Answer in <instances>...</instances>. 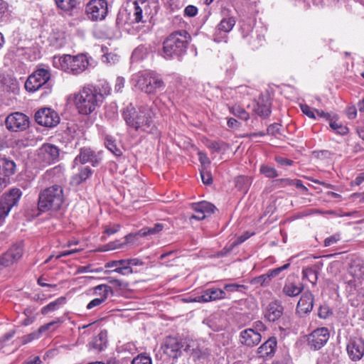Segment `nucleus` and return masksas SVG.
Segmentation results:
<instances>
[{
	"label": "nucleus",
	"mask_w": 364,
	"mask_h": 364,
	"mask_svg": "<svg viewBox=\"0 0 364 364\" xmlns=\"http://www.w3.org/2000/svg\"><path fill=\"white\" fill-rule=\"evenodd\" d=\"M348 275L351 277L346 278V283L349 286L356 287L364 280V262L360 259L353 260L349 268Z\"/></svg>",
	"instance_id": "11"
},
{
	"label": "nucleus",
	"mask_w": 364,
	"mask_h": 364,
	"mask_svg": "<svg viewBox=\"0 0 364 364\" xmlns=\"http://www.w3.org/2000/svg\"><path fill=\"white\" fill-rule=\"evenodd\" d=\"M5 124L11 132H21L29 127V118L21 112H14L6 117Z\"/></svg>",
	"instance_id": "10"
},
{
	"label": "nucleus",
	"mask_w": 364,
	"mask_h": 364,
	"mask_svg": "<svg viewBox=\"0 0 364 364\" xmlns=\"http://www.w3.org/2000/svg\"><path fill=\"white\" fill-rule=\"evenodd\" d=\"M253 112L261 117H267L271 114V102L267 97L260 96L253 103Z\"/></svg>",
	"instance_id": "23"
},
{
	"label": "nucleus",
	"mask_w": 364,
	"mask_h": 364,
	"mask_svg": "<svg viewBox=\"0 0 364 364\" xmlns=\"http://www.w3.org/2000/svg\"><path fill=\"white\" fill-rule=\"evenodd\" d=\"M200 176L203 183L210 184L213 181L211 174L206 169L203 168L200 170Z\"/></svg>",
	"instance_id": "53"
},
{
	"label": "nucleus",
	"mask_w": 364,
	"mask_h": 364,
	"mask_svg": "<svg viewBox=\"0 0 364 364\" xmlns=\"http://www.w3.org/2000/svg\"><path fill=\"white\" fill-rule=\"evenodd\" d=\"M61 322H62V321L60 318H57L55 321H51L48 323H46V324L41 326L38 330V331H39L38 333H30L27 336H23L22 338V343L26 344V343L31 342V341H33L36 338H38V336L41 333L48 330L51 326H54L55 324L60 323Z\"/></svg>",
	"instance_id": "29"
},
{
	"label": "nucleus",
	"mask_w": 364,
	"mask_h": 364,
	"mask_svg": "<svg viewBox=\"0 0 364 364\" xmlns=\"http://www.w3.org/2000/svg\"><path fill=\"white\" fill-rule=\"evenodd\" d=\"M0 164L4 169L6 175H11L14 173L16 164L13 161L3 159L1 160Z\"/></svg>",
	"instance_id": "41"
},
{
	"label": "nucleus",
	"mask_w": 364,
	"mask_h": 364,
	"mask_svg": "<svg viewBox=\"0 0 364 364\" xmlns=\"http://www.w3.org/2000/svg\"><path fill=\"white\" fill-rule=\"evenodd\" d=\"M125 263L131 267L132 266H140L143 264V262L137 258L127 259H125Z\"/></svg>",
	"instance_id": "63"
},
{
	"label": "nucleus",
	"mask_w": 364,
	"mask_h": 364,
	"mask_svg": "<svg viewBox=\"0 0 364 364\" xmlns=\"http://www.w3.org/2000/svg\"><path fill=\"white\" fill-rule=\"evenodd\" d=\"M198 154L203 168L206 169L210 165V161L209 158L205 153L201 151H199Z\"/></svg>",
	"instance_id": "51"
},
{
	"label": "nucleus",
	"mask_w": 364,
	"mask_h": 364,
	"mask_svg": "<svg viewBox=\"0 0 364 364\" xmlns=\"http://www.w3.org/2000/svg\"><path fill=\"white\" fill-rule=\"evenodd\" d=\"M23 253V246L21 243L14 245L0 256V264L5 267H10L21 258Z\"/></svg>",
	"instance_id": "16"
},
{
	"label": "nucleus",
	"mask_w": 364,
	"mask_h": 364,
	"mask_svg": "<svg viewBox=\"0 0 364 364\" xmlns=\"http://www.w3.org/2000/svg\"><path fill=\"white\" fill-rule=\"evenodd\" d=\"M105 145L106 147L116 156H120L122 154L121 149L117 146L116 141L112 137H106Z\"/></svg>",
	"instance_id": "36"
},
{
	"label": "nucleus",
	"mask_w": 364,
	"mask_h": 364,
	"mask_svg": "<svg viewBox=\"0 0 364 364\" xmlns=\"http://www.w3.org/2000/svg\"><path fill=\"white\" fill-rule=\"evenodd\" d=\"M57 6L63 10L69 11L76 6V0H54Z\"/></svg>",
	"instance_id": "40"
},
{
	"label": "nucleus",
	"mask_w": 364,
	"mask_h": 364,
	"mask_svg": "<svg viewBox=\"0 0 364 364\" xmlns=\"http://www.w3.org/2000/svg\"><path fill=\"white\" fill-rule=\"evenodd\" d=\"M63 172L60 166H55L46 171L38 180V186L41 188L38 193V209L41 212L57 211L63 202V188L61 186L54 184L45 187L48 183L61 180Z\"/></svg>",
	"instance_id": "1"
},
{
	"label": "nucleus",
	"mask_w": 364,
	"mask_h": 364,
	"mask_svg": "<svg viewBox=\"0 0 364 364\" xmlns=\"http://www.w3.org/2000/svg\"><path fill=\"white\" fill-rule=\"evenodd\" d=\"M50 79L48 70L39 68L30 75L25 82V88L30 92H33L45 85Z\"/></svg>",
	"instance_id": "7"
},
{
	"label": "nucleus",
	"mask_w": 364,
	"mask_h": 364,
	"mask_svg": "<svg viewBox=\"0 0 364 364\" xmlns=\"http://www.w3.org/2000/svg\"><path fill=\"white\" fill-rule=\"evenodd\" d=\"M329 338V333L326 328H319L309 335L307 343L311 350H316L321 348Z\"/></svg>",
	"instance_id": "14"
},
{
	"label": "nucleus",
	"mask_w": 364,
	"mask_h": 364,
	"mask_svg": "<svg viewBox=\"0 0 364 364\" xmlns=\"http://www.w3.org/2000/svg\"><path fill=\"white\" fill-rule=\"evenodd\" d=\"M107 12V2L105 0H91L86 6L87 15L92 21L105 19Z\"/></svg>",
	"instance_id": "9"
},
{
	"label": "nucleus",
	"mask_w": 364,
	"mask_h": 364,
	"mask_svg": "<svg viewBox=\"0 0 364 364\" xmlns=\"http://www.w3.org/2000/svg\"><path fill=\"white\" fill-rule=\"evenodd\" d=\"M289 266H290V264L287 263L280 267H277L274 269H271L267 273L272 279V278L278 276L283 270L288 269Z\"/></svg>",
	"instance_id": "50"
},
{
	"label": "nucleus",
	"mask_w": 364,
	"mask_h": 364,
	"mask_svg": "<svg viewBox=\"0 0 364 364\" xmlns=\"http://www.w3.org/2000/svg\"><path fill=\"white\" fill-rule=\"evenodd\" d=\"M314 295L306 291L303 293L296 306V312L299 314H306L311 312L314 306Z\"/></svg>",
	"instance_id": "22"
},
{
	"label": "nucleus",
	"mask_w": 364,
	"mask_h": 364,
	"mask_svg": "<svg viewBox=\"0 0 364 364\" xmlns=\"http://www.w3.org/2000/svg\"><path fill=\"white\" fill-rule=\"evenodd\" d=\"M60 68L73 75H78L85 70L90 63L87 55L81 54L76 56L65 55L58 60Z\"/></svg>",
	"instance_id": "6"
},
{
	"label": "nucleus",
	"mask_w": 364,
	"mask_h": 364,
	"mask_svg": "<svg viewBox=\"0 0 364 364\" xmlns=\"http://www.w3.org/2000/svg\"><path fill=\"white\" fill-rule=\"evenodd\" d=\"M127 14L125 11L119 12L116 18V23L119 26H123L126 23Z\"/></svg>",
	"instance_id": "56"
},
{
	"label": "nucleus",
	"mask_w": 364,
	"mask_h": 364,
	"mask_svg": "<svg viewBox=\"0 0 364 364\" xmlns=\"http://www.w3.org/2000/svg\"><path fill=\"white\" fill-rule=\"evenodd\" d=\"M88 162L95 166L99 164L100 159L90 148L83 147L80 149L79 154L74 160V163L75 164H84Z\"/></svg>",
	"instance_id": "21"
},
{
	"label": "nucleus",
	"mask_w": 364,
	"mask_h": 364,
	"mask_svg": "<svg viewBox=\"0 0 364 364\" xmlns=\"http://www.w3.org/2000/svg\"><path fill=\"white\" fill-rule=\"evenodd\" d=\"M208 290L210 294L208 298H210V301L223 299L226 297L225 292L220 289L210 288Z\"/></svg>",
	"instance_id": "39"
},
{
	"label": "nucleus",
	"mask_w": 364,
	"mask_h": 364,
	"mask_svg": "<svg viewBox=\"0 0 364 364\" xmlns=\"http://www.w3.org/2000/svg\"><path fill=\"white\" fill-rule=\"evenodd\" d=\"M246 239H247V237L243 238V239L240 238L238 240V241L234 242L229 247H224L221 251L218 252L216 254H215L213 255V257L218 258V257H222L226 256L229 252H230L232 250V249L235 246L237 245L238 244L242 243Z\"/></svg>",
	"instance_id": "42"
},
{
	"label": "nucleus",
	"mask_w": 364,
	"mask_h": 364,
	"mask_svg": "<svg viewBox=\"0 0 364 364\" xmlns=\"http://www.w3.org/2000/svg\"><path fill=\"white\" fill-rule=\"evenodd\" d=\"M164 228L163 223H156L154 227H146L139 231L141 236L153 235L160 232Z\"/></svg>",
	"instance_id": "33"
},
{
	"label": "nucleus",
	"mask_w": 364,
	"mask_h": 364,
	"mask_svg": "<svg viewBox=\"0 0 364 364\" xmlns=\"http://www.w3.org/2000/svg\"><path fill=\"white\" fill-rule=\"evenodd\" d=\"M331 314L329 308L326 306H321L319 308L318 316L321 318H326Z\"/></svg>",
	"instance_id": "58"
},
{
	"label": "nucleus",
	"mask_w": 364,
	"mask_h": 364,
	"mask_svg": "<svg viewBox=\"0 0 364 364\" xmlns=\"http://www.w3.org/2000/svg\"><path fill=\"white\" fill-rule=\"evenodd\" d=\"M134 21L136 23L141 21L142 20V9L139 6V4L136 1L134 2Z\"/></svg>",
	"instance_id": "49"
},
{
	"label": "nucleus",
	"mask_w": 364,
	"mask_h": 364,
	"mask_svg": "<svg viewBox=\"0 0 364 364\" xmlns=\"http://www.w3.org/2000/svg\"><path fill=\"white\" fill-rule=\"evenodd\" d=\"M340 240V237L338 235H331L324 240V246L329 247L335 243H336Z\"/></svg>",
	"instance_id": "59"
},
{
	"label": "nucleus",
	"mask_w": 364,
	"mask_h": 364,
	"mask_svg": "<svg viewBox=\"0 0 364 364\" xmlns=\"http://www.w3.org/2000/svg\"><path fill=\"white\" fill-rule=\"evenodd\" d=\"M135 86L146 94L155 95L164 89L165 83L159 75L145 73L138 75Z\"/></svg>",
	"instance_id": "5"
},
{
	"label": "nucleus",
	"mask_w": 364,
	"mask_h": 364,
	"mask_svg": "<svg viewBox=\"0 0 364 364\" xmlns=\"http://www.w3.org/2000/svg\"><path fill=\"white\" fill-rule=\"evenodd\" d=\"M102 60L105 63H114L117 60V56L113 53H107L102 55Z\"/></svg>",
	"instance_id": "57"
},
{
	"label": "nucleus",
	"mask_w": 364,
	"mask_h": 364,
	"mask_svg": "<svg viewBox=\"0 0 364 364\" xmlns=\"http://www.w3.org/2000/svg\"><path fill=\"white\" fill-rule=\"evenodd\" d=\"M102 290L103 293L101 297L92 299L87 305V309H92L94 307L101 305L108 297L109 292H112V289L110 287L106 284H100L95 287V292L98 293V291Z\"/></svg>",
	"instance_id": "26"
},
{
	"label": "nucleus",
	"mask_w": 364,
	"mask_h": 364,
	"mask_svg": "<svg viewBox=\"0 0 364 364\" xmlns=\"http://www.w3.org/2000/svg\"><path fill=\"white\" fill-rule=\"evenodd\" d=\"M272 281L268 273L262 274L259 277L254 278L252 280V284L255 285H259L261 287H267L269 284Z\"/></svg>",
	"instance_id": "37"
},
{
	"label": "nucleus",
	"mask_w": 364,
	"mask_h": 364,
	"mask_svg": "<svg viewBox=\"0 0 364 364\" xmlns=\"http://www.w3.org/2000/svg\"><path fill=\"white\" fill-rule=\"evenodd\" d=\"M348 119H354L357 116V109L355 106L349 107L346 110Z\"/></svg>",
	"instance_id": "60"
},
{
	"label": "nucleus",
	"mask_w": 364,
	"mask_h": 364,
	"mask_svg": "<svg viewBox=\"0 0 364 364\" xmlns=\"http://www.w3.org/2000/svg\"><path fill=\"white\" fill-rule=\"evenodd\" d=\"M303 289L301 283H295L287 279L283 287L282 292L287 296L294 297L300 294Z\"/></svg>",
	"instance_id": "28"
},
{
	"label": "nucleus",
	"mask_w": 364,
	"mask_h": 364,
	"mask_svg": "<svg viewBox=\"0 0 364 364\" xmlns=\"http://www.w3.org/2000/svg\"><path fill=\"white\" fill-rule=\"evenodd\" d=\"M230 112L235 116L243 120H247L250 118L249 114L240 105H234L230 107Z\"/></svg>",
	"instance_id": "35"
},
{
	"label": "nucleus",
	"mask_w": 364,
	"mask_h": 364,
	"mask_svg": "<svg viewBox=\"0 0 364 364\" xmlns=\"http://www.w3.org/2000/svg\"><path fill=\"white\" fill-rule=\"evenodd\" d=\"M102 102V95L95 87H82L74 95V104L80 114L92 113Z\"/></svg>",
	"instance_id": "3"
},
{
	"label": "nucleus",
	"mask_w": 364,
	"mask_h": 364,
	"mask_svg": "<svg viewBox=\"0 0 364 364\" xmlns=\"http://www.w3.org/2000/svg\"><path fill=\"white\" fill-rule=\"evenodd\" d=\"M60 150L56 146L44 144L38 150L37 159L44 164H50L58 160Z\"/></svg>",
	"instance_id": "12"
},
{
	"label": "nucleus",
	"mask_w": 364,
	"mask_h": 364,
	"mask_svg": "<svg viewBox=\"0 0 364 364\" xmlns=\"http://www.w3.org/2000/svg\"><path fill=\"white\" fill-rule=\"evenodd\" d=\"M303 277L308 279L313 284H316L317 282V272L312 267H308L302 271Z\"/></svg>",
	"instance_id": "38"
},
{
	"label": "nucleus",
	"mask_w": 364,
	"mask_h": 364,
	"mask_svg": "<svg viewBox=\"0 0 364 364\" xmlns=\"http://www.w3.org/2000/svg\"><path fill=\"white\" fill-rule=\"evenodd\" d=\"M35 120L40 125L53 127L60 122V117L54 110L43 108L35 114Z\"/></svg>",
	"instance_id": "13"
},
{
	"label": "nucleus",
	"mask_w": 364,
	"mask_h": 364,
	"mask_svg": "<svg viewBox=\"0 0 364 364\" xmlns=\"http://www.w3.org/2000/svg\"><path fill=\"white\" fill-rule=\"evenodd\" d=\"M182 347L183 345L176 338L169 337L166 339L165 343L161 348L165 355L175 360L181 355Z\"/></svg>",
	"instance_id": "20"
},
{
	"label": "nucleus",
	"mask_w": 364,
	"mask_h": 364,
	"mask_svg": "<svg viewBox=\"0 0 364 364\" xmlns=\"http://www.w3.org/2000/svg\"><path fill=\"white\" fill-rule=\"evenodd\" d=\"M132 364H152V362L149 356L140 354L133 359Z\"/></svg>",
	"instance_id": "45"
},
{
	"label": "nucleus",
	"mask_w": 364,
	"mask_h": 364,
	"mask_svg": "<svg viewBox=\"0 0 364 364\" xmlns=\"http://www.w3.org/2000/svg\"><path fill=\"white\" fill-rule=\"evenodd\" d=\"M277 345V338L270 337L257 348V354L260 358H272L276 351Z\"/></svg>",
	"instance_id": "24"
},
{
	"label": "nucleus",
	"mask_w": 364,
	"mask_h": 364,
	"mask_svg": "<svg viewBox=\"0 0 364 364\" xmlns=\"http://www.w3.org/2000/svg\"><path fill=\"white\" fill-rule=\"evenodd\" d=\"M190 38V35L184 30L171 33L163 43L161 55L168 60L181 57L186 52Z\"/></svg>",
	"instance_id": "4"
},
{
	"label": "nucleus",
	"mask_w": 364,
	"mask_h": 364,
	"mask_svg": "<svg viewBox=\"0 0 364 364\" xmlns=\"http://www.w3.org/2000/svg\"><path fill=\"white\" fill-rule=\"evenodd\" d=\"M122 116L128 127L136 132L151 133L155 129L154 113L148 105L137 109L129 103L123 110Z\"/></svg>",
	"instance_id": "2"
},
{
	"label": "nucleus",
	"mask_w": 364,
	"mask_h": 364,
	"mask_svg": "<svg viewBox=\"0 0 364 364\" xmlns=\"http://www.w3.org/2000/svg\"><path fill=\"white\" fill-rule=\"evenodd\" d=\"M260 171L268 178H275L278 176L276 169L268 166H262L260 168Z\"/></svg>",
	"instance_id": "44"
},
{
	"label": "nucleus",
	"mask_w": 364,
	"mask_h": 364,
	"mask_svg": "<svg viewBox=\"0 0 364 364\" xmlns=\"http://www.w3.org/2000/svg\"><path fill=\"white\" fill-rule=\"evenodd\" d=\"M262 340V336L259 332L252 328H248L240 331L239 335V342L242 346L247 348H253L257 346Z\"/></svg>",
	"instance_id": "18"
},
{
	"label": "nucleus",
	"mask_w": 364,
	"mask_h": 364,
	"mask_svg": "<svg viewBox=\"0 0 364 364\" xmlns=\"http://www.w3.org/2000/svg\"><path fill=\"white\" fill-rule=\"evenodd\" d=\"M50 43L57 48L65 46L66 41L65 34L63 32H55L50 37Z\"/></svg>",
	"instance_id": "32"
},
{
	"label": "nucleus",
	"mask_w": 364,
	"mask_h": 364,
	"mask_svg": "<svg viewBox=\"0 0 364 364\" xmlns=\"http://www.w3.org/2000/svg\"><path fill=\"white\" fill-rule=\"evenodd\" d=\"M279 127L280 125L277 123L269 125L267 129V134L272 135H275L278 134L279 132Z\"/></svg>",
	"instance_id": "61"
},
{
	"label": "nucleus",
	"mask_w": 364,
	"mask_h": 364,
	"mask_svg": "<svg viewBox=\"0 0 364 364\" xmlns=\"http://www.w3.org/2000/svg\"><path fill=\"white\" fill-rule=\"evenodd\" d=\"M92 171L89 167H83L78 173L73 177L72 183L75 185H79L88 178L92 175Z\"/></svg>",
	"instance_id": "31"
},
{
	"label": "nucleus",
	"mask_w": 364,
	"mask_h": 364,
	"mask_svg": "<svg viewBox=\"0 0 364 364\" xmlns=\"http://www.w3.org/2000/svg\"><path fill=\"white\" fill-rule=\"evenodd\" d=\"M22 196L19 188H12L0 200V225L8 215L11 208L16 205Z\"/></svg>",
	"instance_id": "8"
},
{
	"label": "nucleus",
	"mask_w": 364,
	"mask_h": 364,
	"mask_svg": "<svg viewBox=\"0 0 364 364\" xmlns=\"http://www.w3.org/2000/svg\"><path fill=\"white\" fill-rule=\"evenodd\" d=\"M335 117L336 116H333V118L329 121V126L331 128L341 135L347 134L348 132V128L334 119Z\"/></svg>",
	"instance_id": "34"
},
{
	"label": "nucleus",
	"mask_w": 364,
	"mask_h": 364,
	"mask_svg": "<svg viewBox=\"0 0 364 364\" xmlns=\"http://www.w3.org/2000/svg\"><path fill=\"white\" fill-rule=\"evenodd\" d=\"M224 289L228 291H240L243 292L246 289L247 287L242 284H228L224 286Z\"/></svg>",
	"instance_id": "46"
},
{
	"label": "nucleus",
	"mask_w": 364,
	"mask_h": 364,
	"mask_svg": "<svg viewBox=\"0 0 364 364\" xmlns=\"http://www.w3.org/2000/svg\"><path fill=\"white\" fill-rule=\"evenodd\" d=\"M191 207L195 213L191 215L190 219L198 220H203L206 217L210 216L215 210L213 204L205 200L193 203Z\"/></svg>",
	"instance_id": "19"
},
{
	"label": "nucleus",
	"mask_w": 364,
	"mask_h": 364,
	"mask_svg": "<svg viewBox=\"0 0 364 364\" xmlns=\"http://www.w3.org/2000/svg\"><path fill=\"white\" fill-rule=\"evenodd\" d=\"M198 14V8L193 5H188L184 9V15L193 17Z\"/></svg>",
	"instance_id": "54"
},
{
	"label": "nucleus",
	"mask_w": 364,
	"mask_h": 364,
	"mask_svg": "<svg viewBox=\"0 0 364 364\" xmlns=\"http://www.w3.org/2000/svg\"><path fill=\"white\" fill-rule=\"evenodd\" d=\"M66 301V298L65 296H60L56 300L49 303L48 305L43 306L41 309V314L43 315H46L49 312L55 311L58 310L60 306L63 305Z\"/></svg>",
	"instance_id": "30"
},
{
	"label": "nucleus",
	"mask_w": 364,
	"mask_h": 364,
	"mask_svg": "<svg viewBox=\"0 0 364 364\" xmlns=\"http://www.w3.org/2000/svg\"><path fill=\"white\" fill-rule=\"evenodd\" d=\"M124 79L122 77H118L116 80L114 90L116 92H119L124 87Z\"/></svg>",
	"instance_id": "64"
},
{
	"label": "nucleus",
	"mask_w": 364,
	"mask_h": 364,
	"mask_svg": "<svg viewBox=\"0 0 364 364\" xmlns=\"http://www.w3.org/2000/svg\"><path fill=\"white\" fill-rule=\"evenodd\" d=\"M120 225L119 224H114L112 226H108L105 228V232L109 235H113L119 231Z\"/></svg>",
	"instance_id": "62"
},
{
	"label": "nucleus",
	"mask_w": 364,
	"mask_h": 364,
	"mask_svg": "<svg viewBox=\"0 0 364 364\" xmlns=\"http://www.w3.org/2000/svg\"><path fill=\"white\" fill-rule=\"evenodd\" d=\"M300 108L302 112L311 119H316L314 111L307 105H301Z\"/></svg>",
	"instance_id": "52"
},
{
	"label": "nucleus",
	"mask_w": 364,
	"mask_h": 364,
	"mask_svg": "<svg viewBox=\"0 0 364 364\" xmlns=\"http://www.w3.org/2000/svg\"><path fill=\"white\" fill-rule=\"evenodd\" d=\"M346 350L351 360H360L364 355V340L359 337L350 338L348 342Z\"/></svg>",
	"instance_id": "17"
},
{
	"label": "nucleus",
	"mask_w": 364,
	"mask_h": 364,
	"mask_svg": "<svg viewBox=\"0 0 364 364\" xmlns=\"http://www.w3.org/2000/svg\"><path fill=\"white\" fill-rule=\"evenodd\" d=\"M285 184L287 185H294L297 188H301L304 193H306L308 192V188L304 186L302 181L301 180H291L289 178H286L282 180Z\"/></svg>",
	"instance_id": "47"
},
{
	"label": "nucleus",
	"mask_w": 364,
	"mask_h": 364,
	"mask_svg": "<svg viewBox=\"0 0 364 364\" xmlns=\"http://www.w3.org/2000/svg\"><path fill=\"white\" fill-rule=\"evenodd\" d=\"M283 306L277 303L272 302L269 304L264 311V317L271 322L278 320L283 314Z\"/></svg>",
	"instance_id": "25"
},
{
	"label": "nucleus",
	"mask_w": 364,
	"mask_h": 364,
	"mask_svg": "<svg viewBox=\"0 0 364 364\" xmlns=\"http://www.w3.org/2000/svg\"><path fill=\"white\" fill-rule=\"evenodd\" d=\"M234 17L223 18L215 28L213 40L217 43L227 42V33L230 32L235 25Z\"/></svg>",
	"instance_id": "15"
},
{
	"label": "nucleus",
	"mask_w": 364,
	"mask_h": 364,
	"mask_svg": "<svg viewBox=\"0 0 364 364\" xmlns=\"http://www.w3.org/2000/svg\"><path fill=\"white\" fill-rule=\"evenodd\" d=\"M110 272H116L122 275H128L133 273L132 267H129L127 264L122 265V267L114 269L113 270L109 271Z\"/></svg>",
	"instance_id": "48"
},
{
	"label": "nucleus",
	"mask_w": 364,
	"mask_h": 364,
	"mask_svg": "<svg viewBox=\"0 0 364 364\" xmlns=\"http://www.w3.org/2000/svg\"><path fill=\"white\" fill-rule=\"evenodd\" d=\"M235 183L238 189L246 191L249 186V179L246 176H240L235 179Z\"/></svg>",
	"instance_id": "43"
},
{
	"label": "nucleus",
	"mask_w": 364,
	"mask_h": 364,
	"mask_svg": "<svg viewBox=\"0 0 364 364\" xmlns=\"http://www.w3.org/2000/svg\"><path fill=\"white\" fill-rule=\"evenodd\" d=\"M124 265L126 264L125 259L112 260V261L107 262L105 264V267L106 268L114 267V269H115V268L122 267V265H124Z\"/></svg>",
	"instance_id": "55"
},
{
	"label": "nucleus",
	"mask_w": 364,
	"mask_h": 364,
	"mask_svg": "<svg viewBox=\"0 0 364 364\" xmlns=\"http://www.w3.org/2000/svg\"><path fill=\"white\" fill-rule=\"evenodd\" d=\"M107 343V332L106 331H102L97 336L92 338L89 343V348L90 350H93L96 352H100L106 348Z\"/></svg>",
	"instance_id": "27"
}]
</instances>
